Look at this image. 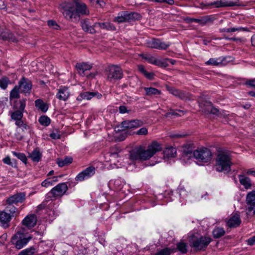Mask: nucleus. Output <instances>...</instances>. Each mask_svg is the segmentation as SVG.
Wrapping results in <instances>:
<instances>
[{"mask_svg": "<svg viewBox=\"0 0 255 255\" xmlns=\"http://www.w3.org/2000/svg\"><path fill=\"white\" fill-rule=\"evenodd\" d=\"M38 122L42 126L47 127L50 124L51 120L47 116H42L39 118Z\"/></svg>", "mask_w": 255, "mask_h": 255, "instance_id": "nucleus-40", "label": "nucleus"}, {"mask_svg": "<svg viewBox=\"0 0 255 255\" xmlns=\"http://www.w3.org/2000/svg\"><path fill=\"white\" fill-rule=\"evenodd\" d=\"M58 176H53L52 177L47 178L44 180L42 183L41 185L43 187H48L53 185L55 182L58 181Z\"/></svg>", "mask_w": 255, "mask_h": 255, "instance_id": "nucleus-33", "label": "nucleus"}, {"mask_svg": "<svg viewBox=\"0 0 255 255\" xmlns=\"http://www.w3.org/2000/svg\"><path fill=\"white\" fill-rule=\"evenodd\" d=\"M225 233V230L222 228H215L213 231V235L216 238H219L223 236Z\"/></svg>", "mask_w": 255, "mask_h": 255, "instance_id": "nucleus-38", "label": "nucleus"}, {"mask_svg": "<svg viewBox=\"0 0 255 255\" xmlns=\"http://www.w3.org/2000/svg\"><path fill=\"white\" fill-rule=\"evenodd\" d=\"M31 238L32 237L28 234L17 232L12 238L11 242L17 249L20 250L25 246Z\"/></svg>", "mask_w": 255, "mask_h": 255, "instance_id": "nucleus-4", "label": "nucleus"}, {"mask_svg": "<svg viewBox=\"0 0 255 255\" xmlns=\"http://www.w3.org/2000/svg\"><path fill=\"white\" fill-rule=\"evenodd\" d=\"M148 133L147 129L145 128H141L136 131V134L139 135H145Z\"/></svg>", "mask_w": 255, "mask_h": 255, "instance_id": "nucleus-46", "label": "nucleus"}, {"mask_svg": "<svg viewBox=\"0 0 255 255\" xmlns=\"http://www.w3.org/2000/svg\"><path fill=\"white\" fill-rule=\"evenodd\" d=\"M2 161L4 163H5V164H6L7 165H11L12 166V163L11 162V159H10V157L9 156H7L5 158H4L2 159Z\"/></svg>", "mask_w": 255, "mask_h": 255, "instance_id": "nucleus-52", "label": "nucleus"}, {"mask_svg": "<svg viewBox=\"0 0 255 255\" xmlns=\"http://www.w3.org/2000/svg\"><path fill=\"white\" fill-rule=\"evenodd\" d=\"M146 44L147 46L150 48L158 49H166L169 46V44H166L159 39H156L148 40Z\"/></svg>", "mask_w": 255, "mask_h": 255, "instance_id": "nucleus-15", "label": "nucleus"}, {"mask_svg": "<svg viewBox=\"0 0 255 255\" xmlns=\"http://www.w3.org/2000/svg\"><path fill=\"white\" fill-rule=\"evenodd\" d=\"M82 29L90 33H94L96 31L94 28L90 25L89 22L87 20H83L81 22Z\"/></svg>", "mask_w": 255, "mask_h": 255, "instance_id": "nucleus-32", "label": "nucleus"}, {"mask_svg": "<svg viewBox=\"0 0 255 255\" xmlns=\"http://www.w3.org/2000/svg\"><path fill=\"white\" fill-rule=\"evenodd\" d=\"M164 157H174L176 155V149L172 146L167 147L163 151Z\"/></svg>", "mask_w": 255, "mask_h": 255, "instance_id": "nucleus-29", "label": "nucleus"}, {"mask_svg": "<svg viewBox=\"0 0 255 255\" xmlns=\"http://www.w3.org/2000/svg\"><path fill=\"white\" fill-rule=\"evenodd\" d=\"M143 125V122L141 120H127L121 123V127L125 129H132L139 128Z\"/></svg>", "mask_w": 255, "mask_h": 255, "instance_id": "nucleus-14", "label": "nucleus"}, {"mask_svg": "<svg viewBox=\"0 0 255 255\" xmlns=\"http://www.w3.org/2000/svg\"><path fill=\"white\" fill-rule=\"evenodd\" d=\"M231 165V157L229 151H223L218 153L215 165L217 171H229Z\"/></svg>", "mask_w": 255, "mask_h": 255, "instance_id": "nucleus-3", "label": "nucleus"}, {"mask_svg": "<svg viewBox=\"0 0 255 255\" xmlns=\"http://www.w3.org/2000/svg\"><path fill=\"white\" fill-rule=\"evenodd\" d=\"M12 205L13 204H7L4 210L7 212L8 214H10L11 217H13L17 211V208Z\"/></svg>", "mask_w": 255, "mask_h": 255, "instance_id": "nucleus-37", "label": "nucleus"}, {"mask_svg": "<svg viewBox=\"0 0 255 255\" xmlns=\"http://www.w3.org/2000/svg\"><path fill=\"white\" fill-rule=\"evenodd\" d=\"M36 108L43 113H45L48 109V105L41 99H37L35 101Z\"/></svg>", "mask_w": 255, "mask_h": 255, "instance_id": "nucleus-27", "label": "nucleus"}, {"mask_svg": "<svg viewBox=\"0 0 255 255\" xmlns=\"http://www.w3.org/2000/svg\"><path fill=\"white\" fill-rule=\"evenodd\" d=\"M142 57L147 60L149 63L157 66H164L167 65L165 62H162L161 60L156 59L154 57L150 55H142Z\"/></svg>", "mask_w": 255, "mask_h": 255, "instance_id": "nucleus-23", "label": "nucleus"}, {"mask_svg": "<svg viewBox=\"0 0 255 255\" xmlns=\"http://www.w3.org/2000/svg\"><path fill=\"white\" fill-rule=\"evenodd\" d=\"M20 92L23 93L25 96L29 95L31 92L32 84L28 79L22 77L18 82L17 85Z\"/></svg>", "mask_w": 255, "mask_h": 255, "instance_id": "nucleus-9", "label": "nucleus"}, {"mask_svg": "<svg viewBox=\"0 0 255 255\" xmlns=\"http://www.w3.org/2000/svg\"><path fill=\"white\" fill-rule=\"evenodd\" d=\"M60 8L64 17L69 20H77L81 15L89 14L86 5L84 3H80L79 0L62 2L60 5Z\"/></svg>", "mask_w": 255, "mask_h": 255, "instance_id": "nucleus-1", "label": "nucleus"}, {"mask_svg": "<svg viewBox=\"0 0 255 255\" xmlns=\"http://www.w3.org/2000/svg\"><path fill=\"white\" fill-rule=\"evenodd\" d=\"M143 89L145 91V95L146 96H156L161 94L160 91L155 88L144 87Z\"/></svg>", "mask_w": 255, "mask_h": 255, "instance_id": "nucleus-31", "label": "nucleus"}, {"mask_svg": "<svg viewBox=\"0 0 255 255\" xmlns=\"http://www.w3.org/2000/svg\"><path fill=\"white\" fill-rule=\"evenodd\" d=\"M31 250L26 249L20 252L18 255H30Z\"/></svg>", "mask_w": 255, "mask_h": 255, "instance_id": "nucleus-54", "label": "nucleus"}, {"mask_svg": "<svg viewBox=\"0 0 255 255\" xmlns=\"http://www.w3.org/2000/svg\"><path fill=\"white\" fill-rule=\"evenodd\" d=\"M241 30H245V28H242V27H239V28H231V30L232 31V32H235V31H240Z\"/></svg>", "mask_w": 255, "mask_h": 255, "instance_id": "nucleus-64", "label": "nucleus"}, {"mask_svg": "<svg viewBox=\"0 0 255 255\" xmlns=\"http://www.w3.org/2000/svg\"><path fill=\"white\" fill-rule=\"evenodd\" d=\"M193 157L199 161L208 163L212 159V154L210 150L207 148H197L193 152Z\"/></svg>", "mask_w": 255, "mask_h": 255, "instance_id": "nucleus-5", "label": "nucleus"}, {"mask_svg": "<svg viewBox=\"0 0 255 255\" xmlns=\"http://www.w3.org/2000/svg\"><path fill=\"white\" fill-rule=\"evenodd\" d=\"M48 25L50 27H51L54 29L57 30L59 28V26L54 20H49L48 21Z\"/></svg>", "mask_w": 255, "mask_h": 255, "instance_id": "nucleus-47", "label": "nucleus"}, {"mask_svg": "<svg viewBox=\"0 0 255 255\" xmlns=\"http://www.w3.org/2000/svg\"><path fill=\"white\" fill-rule=\"evenodd\" d=\"M110 156L112 158L110 159V160H112L113 159H115L119 157V153L118 152H111Z\"/></svg>", "mask_w": 255, "mask_h": 255, "instance_id": "nucleus-61", "label": "nucleus"}, {"mask_svg": "<svg viewBox=\"0 0 255 255\" xmlns=\"http://www.w3.org/2000/svg\"><path fill=\"white\" fill-rule=\"evenodd\" d=\"M76 67L80 75L88 76V71L92 68V66L87 63H80L76 65Z\"/></svg>", "mask_w": 255, "mask_h": 255, "instance_id": "nucleus-18", "label": "nucleus"}, {"mask_svg": "<svg viewBox=\"0 0 255 255\" xmlns=\"http://www.w3.org/2000/svg\"><path fill=\"white\" fill-rule=\"evenodd\" d=\"M168 90L170 93L182 100H185L188 98L187 94L182 91L171 87L169 88Z\"/></svg>", "mask_w": 255, "mask_h": 255, "instance_id": "nucleus-26", "label": "nucleus"}, {"mask_svg": "<svg viewBox=\"0 0 255 255\" xmlns=\"http://www.w3.org/2000/svg\"><path fill=\"white\" fill-rule=\"evenodd\" d=\"M247 242L248 244L250 246L254 245L255 244V236H254L248 239Z\"/></svg>", "mask_w": 255, "mask_h": 255, "instance_id": "nucleus-58", "label": "nucleus"}, {"mask_svg": "<svg viewBox=\"0 0 255 255\" xmlns=\"http://www.w3.org/2000/svg\"><path fill=\"white\" fill-rule=\"evenodd\" d=\"M95 173V168L94 166H90L80 172L76 177L75 179L77 181H83L87 180L93 176Z\"/></svg>", "mask_w": 255, "mask_h": 255, "instance_id": "nucleus-10", "label": "nucleus"}, {"mask_svg": "<svg viewBox=\"0 0 255 255\" xmlns=\"http://www.w3.org/2000/svg\"><path fill=\"white\" fill-rule=\"evenodd\" d=\"M91 3L96 6H103L105 3L103 0H89Z\"/></svg>", "mask_w": 255, "mask_h": 255, "instance_id": "nucleus-45", "label": "nucleus"}, {"mask_svg": "<svg viewBox=\"0 0 255 255\" xmlns=\"http://www.w3.org/2000/svg\"><path fill=\"white\" fill-rule=\"evenodd\" d=\"M246 83L251 87H255V79L249 80Z\"/></svg>", "mask_w": 255, "mask_h": 255, "instance_id": "nucleus-57", "label": "nucleus"}, {"mask_svg": "<svg viewBox=\"0 0 255 255\" xmlns=\"http://www.w3.org/2000/svg\"><path fill=\"white\" fill-rule=\"evenodd\" d=\"M162 146L156 141L149 144L147 148L139 146L132 150L129 153L130 159L132 161L139 159L146 160L152 157L157 152L161 150Z\"/></svg>", "mask_w": 255, "mask_h": 255, "instance_id": "nucleus-2", "label": "nucleus"}, {"mask_svg": "<svg viewBox=\"0 0 255 255\" xmlns=\"http://www.w3.org/2000/svg\"><path fill=\"white\" fill-rule=\"evenodd\" d=\"M4 37L8 38V40L11 42H16L18 40L17 37L13 34L11 33L9 37H6L4 36Z\"/></svg>", "mask_w": 255, "mask_h": 255, "instance_id": "nucleus-50", "label": "nucleus"}, {"mask_svg": "<svg viewBox=\"0 0 255 255\" xmlns=\"http://www.w3.org/2000/svg\"><path fill=\"white\" fill-rule=\"evenodd\" d=\"M246 213L248 216L255 215V191L249 192L246 196Z\"/></svg>", "mask_w": 255, "mask_h": 255, "instance_id": "nucleus-7", "label": "nucleus"}, {"mask_svg": "<svg viewBox=\"0 0 255 255\" xmlns=\"http://www.w3.org/2000/svg\"><path fill=\"white\" fill-rule=\"evenodd\" d=\"M26 197V194L24 192H19L14 194L6 200L7 204H16L19 203H22Z\"/></svg>", "mask_w": 255, "mask_h": 255, "instance_id": "nucleus-12", "label": "nucleus"}, {"mask_svg": "<svg viewBox=\"0 0 255 255\" xmlns=\"http://www.w3.org/2000/svg\"><path fill=\"white\" fill-rule=\"evenodd\" d=\"M26 99H23L15 101L13 106V109L24 112L26 106Z\"/></svg>", "mask_w": 255, "mask_h": 255, "instance_id": "nucleus-28", "label": "nucleus"}, {"mask_svg": "<svg viewBox=\"0 0 255 255\" xmlns=\"http://www.w3.org/2000/svg\"><path fill=\"white\" fill-rule=\"evenodd\" d=\"M119 111L121 114H125L128 112L127 108L124 106H121L119 107Z\"/></svg>", "mask_w": 255, "mask_h": 255, "instance_id": "nucleus-59", "label": "nucleus"}, {"mask_svg": "<svg viewBox=\"0 0 255 255\" xmlns=\"http://www.w3.org/2000/svg\"><path fill=\"white\" fill-rule=\"evenodd\" d=\"M15 121V125L19 128H20L24 123L22 119L16 120Z\"/></svg>", "mask_w": 255, "mask_h": 255, "instance_id": "nucleus-60", "label": "nucleus"}, {"mask_svg": "<svg viewBox=\"0 0 255 255\" xmlns=\"http://www.w3.org/2000/svg\"><path fill=\"white\" fill-rule=\"evenodd\" d=\"M94 97H96L98 99H100L102 97V95L98 92H86L82 93L80 96L77 97V99L78 100H81L82 99L90 100Z\"/></svg>", "mask_w": 255, "mask_h": 255, "instance_id": "nucleus-22", "label": "nucleus"}, {"mask_svg": "<svg viewBox=\"0 0 255 255\" xmlns=\"http://www.w3.org/2000/svg\"><path fill=\"white\" fill-rule=\"evenodd\" d=\"M23 112L15 110L14 111H10L9 114L10 116V118L14 121L22 119L23 117Z\"/></svg>", "mask_w": 255, "mask_h": 255, "instance_id": "nucleus-34", "label": "nucleus"}, {"mask_svg": "<svg viewBox=\"0 0 255 255\" xmlns=\"http://www.w3.org/2000/svg\"><path fill=\"white\" fill-rule=\"evenodd\" d=\"M12 153L14 156L20 159L24 164H27V159L25 154L20 152H17L16 151H12Z\"/></svg>", "mask_w": 255, "mask_h": 255, "instance_id": "nucleus-39", "label": "nucleus"}, {"mask_svg": "<svg viewBox=\"0 0 255 255\" xmlns=\"http://www.w3.org/2000/svg\"><path fill=\"white\" fill-rule=\"evenodd\" d=\"M28 157L33 162H38L41 159L42 153L38 148H36L31 153L28 154Z\"/></svg>", "mask_w": 255, "mask_h": 255, "instance_id": "nucleus-25", "label": "nucleus"}, {"mask_svg": "<svg viewBox=\"0 0 255 255\" xmlns=\"http://www.w3.org/2000/svg\"><path fill=\"white\" fill-rule=\"evenodd\" d=\"M19 89L18 86H15L13 89L10 91L9 95V99L10 100L13 99H17L19 98Z\"/></svg>", "mask_w": 255, "mask_h": 255, "instance_id": "nucleus-36", "label": "nucleus"}, {"mask_svg": "<svg viewBox=\"0 0 255 255\" xmlns=\"http://www.w3.org/2000/svg\"><path fill=\"white\" fill-rule=\"evenodd\" d=\"M134 13H128L127 11H122L118 13L114 21L118 23L128 21L133 18Z\"/></svg>", "mask_w": 255, "mask_h": 255, "instance_id": "nucleus-17", "label": "nucleus"}, {"mask_svg": "<svg viewBox=\"0 0 255 255\" xmlns=\"http://www.w3.org/2000/svg\"><path fill=\"white\" fill-rule=\"evenodd\" d=\"M161 61L165 62L166 63H167V65L165 66H167L169 64V63L174 65L176 62L175 60H174L173 59H164V60H162Z\"/></svg>", "mask_w": 255, "mask_h": 255, "instance_id": "nucleus-56", "label": "nucleus"}, {"mask_svg": "<svg viewBox=\"0 0 255 255\" xmlns=\"http://www.w3.org/2000/svg\"><path fill=\"white\" fill-rule=\"evenodd\" d=\"M138 70L142 74H144V73L146 72L145 69H144V67L141 65H139L137 66Z\"/></svg>", "mask_w": 255, "mask_h": 255, "instance_id": "nucleus-62", "label": "nucleus"}, {"mask_svg": "<svg viewBox=\"0 0 255 255\" xmlns=\"http://www.w3.org/2000/svg\"><path fill=\"white\" fill-rule=\"evenodd\" d=\"M172 250L169 248L164 249L159 251L156 255H170Z\"/></svg>", "mask_w": 255, "mask_h": 255, "instance_id": "nucleus-44", "label": "nucleus"}, {"mask_svg": "<svg viewBox=\"0 0 255 255\" xmlns=\"http://www.w3.org/2000/svg\"><path fill=\"white\" fill-rule=\"evenodd\" d=\"M145 77L149 80H151L153 78L154 74L152 72H146L143 74Z\"/></svg>", "mask_w": 255, "mask_h": 255, "instance_id": "nucleus-53", "label": "nucleus"}, {"mask_svg": "<svg viewBox=\"0 0 255 255\" xmlns=\"http://www.w3.org/2000/svg\"><path fill=\"white\" fill-rule=\"evenodd\" d=\"M70 96V92L66 87H60L56 94V97L60 100L65 101Z\"/></svg>", "mask_w": 255, "mask_h": 255, "instance_id": "nucleus-21", "label": "nucleus"}, {"mask_svg": "<svg viewBox=\"0 0 255 255\" xmlns=\"http://www.w3.org/2000/svg\"><path fill=\"white\" fill-rule=\"evenodd\" d=\"M213 5H215L217 7L225 6L226 5L224 2L221 1H216L211 4Z\"/></svg>", "mask_w": 255, "mask_h": 255, "instance_id": "nucleus-51", "label": "nucleus"}, {"mask_svg": "<svg viewBox=\"0 0 255 255\" xmlns=\"http://www.w3.org/2000/svg\"><path fill=\"white\" fill-rule=\"evenodd\" d=\"M10 34V32H9V31L8 30H5L3 32L0 31V36L3 40H8V38H5L4 36H5L6 37H9Z\"/></svg>", "mask_w": 255, "mask_h": 255, "instance_id": "nucleus-48", "label": "nucleus"}, {"mask_svg": "<svg viewBox=\"0 0 255 255\" xmlns=\"http://www.w3.org/2000/svg\"><path fill=\"white\" fill-rule=\"evenodd\" d=\"M199 106L202 111L206 114H218L219 110L213 107L211 102L205 101L204 103L199 102Z\"/></svg>", "mask_w": 255, "mask_h": 255, "instance_id": "nucleus-13", "label": "nucleus"}, {"mask_svg": "<svg viewBox=\"0 0 255 255\" xmlns=\"http://www.w3.org/2000/svg\"><path fill=\"white\" fill-rule=\"evenodd\" d=\"M50 137L52 139H59L60 138V135L58 133L52 132L50 134Z\"/></svg>", "mask_w": 255, "mask_h": 255, "instance_id": "nucleus-55", "label": "nucleus"}, {"mask_svg": "<svg viewBox=\"0 0 255 255\" xmlns=\"http://www.w3.org/2000/svg\"><path fill=\"white\" fill-rule=\"evenodd\" d=\"M240 184L246 189H250L252 187V183L251 179L243 173L238 175Z\"/></svg>", "mask_w": 255, "mask_h": 255, "instance_id": "nucleus-19", "label": "nucleus"}, {"mask_svg": "<svg viewBox=\"0 0 255 255\" xmlns=\"http://www.w3.org/2000/svg\"><path fill=\"white\" fill-rule=\"evenodd\" d=\"M241 223L240 216L238 213L233 215L227 222V225L229 228H234L239 226Z\"/></svg>", "mask_w": 255, "mask_h": 255, "instance_id": "nucleus-20", "label": "nucleus"}, {"mask_svg": "<svg viewBox=\"0 0 255 255\" xmlns=\"http://www.w3.org/2000/svg\"><path fill=\"white\" fill-rule=\"evenodd\" d=\"M12 217L5 211L0 212V222L3 226L8 227V223L10 221Z\"/></svg>", "mask_w": 255, "mask_h": 255, "instance_id": "nucleus-24", "label": "nucleus"}, {"mask_svg": "<svg viewBox=\"0 0 255 255\" xmlns=\"http://www.w3.org/2000/svg\"><path fill=\"white\" fill-rule=\"evenodd\" d=\"M10 83V80L7 77H3L0 79V87L3 90H5Z\"/></svg>", "mask_w": 255, "mask_h": 255, "instance_id": "nucleus-41", "label": "nucleus"}, {"mask_svg": "<svg viewBox=\"0 0 255 255\" xmlns=\"http://www.w3.org/2000/svg\"><path fill=\"white\" fill-rule=\"evenodd\" d=\"M223 64V59L222 58H210L208 61L206 62V64L213 66H220Z\"/></svg>", "mask_w": 255, "mask_h": 255, "instance_id": "nucleus-35", "label": "nucleus"}, {"mask_svg": "<svg viewBox=\"0 0 255 255\" xmlns=\"http://www.w3.org/2000/svg\"><path fill=\"white\" fill-rule=\"evenodd\" d=\"M23 131H24L28 129V126L27 124L23 123L22 126L20 128Z\"/></svg>", "mask_w": 255, "mask_h": 255, "instance_id": "nucleus-63", "label": "nucleus"}, {"mask_svg": "<svg viewBox=\"0 0 255 255\" xmlns=\"http://www.w3.org/2000/svg\"><path fill=\"white\" fill-rule=\"evenodd\" d=\"M244 173H245L247 175H251L255 177V170H254L253 169H249L245 170L243 171Z\"/></svg>", "mask_w": 255, "mask_h": 255, "instance_id": "nucleus-49", "label": "nucleus"}, {"mask_svg": "<svg viewBox=\"0 0 255 255\" xmlns=\"http://www.w3.org/2000/svg\"><path fill=\"white\" fill-rule=\"evenodd\" d=\"M68 190V186L66 183H60L53 187L50 193L54 197H61Z\"/></svg>", "mask_w": 255, "mask_h": 255, "instance_id": "nucleus-11", "label": "nucleus"}, {"mask_svg": "<svg viewBox=\"0 0 255 255\" xmlns=\"http://www.w3.org/2000/svg\"><path fill=\"white\" fill-rule=\"evenodd\" d=\"M94 26L97 28H100V29H107V30H115V26L109 22L95 23L94 25Z\"/></svg>", "mask_w": 255, "mask_h": 255, "instance_id": "nucleus-30", "label": "nucleus"}, {"mask_svg": "<svg viewBox=\"0 0 255 255\" xmlns=\"http://www.w3.org/2000/svg\"><path fill=\"white\" fill-rule=\"evenodd\" d=\"M107 79L110 82L121 79L123 76L121 68L116 65L110 66L107 70Z\"/></svg>", "mask_w": 255, "mask_h": 255, "instance_id": "nucleus-6", "label": "nucleus"}, {"mask_svg": "<svg viewBox=\"0 0 255 255\" xmlns=\"http://www.w3.org/2000/svg\"><path fill=\"white\" fill-rule=\"evenodd\" d=\"M211 239L208 237H201L200 238L194 239L193 238L190 242L192 246L197 250H201L206 248L211 242Z\"/></svg>", "mask_w": 255, "mask_h": 255, "instance_id": "nucleus-8", "label": "nucleus"}, {"mask_svg": "<svg viewBox=\"0 0 255 255\" xmlns=\"http://www.w3.org/2000/svg\"><path fill=\"white\" fill-rule=\"evenodd\" d=\"M37 222V217L34 214L27 215L22 221V225L28 229L34 227Z\"/></svg>", "mask_w": 255, "mask_h": 255, "instance_id": "nucleus-16", "label": "nucleus"}, {"mask_svg": "<svg viewBox=\"0 0 255 255\" xmlns=\"http://www.w3.org/2000/svg\"><path fill=\"white\" fill-rule=\"evenodd\" d=\"M177 249L182 253H186L187 252V245L185 243L180 242L177 244Z\"/></svg>", "mask_w": 255, "mask_h": 255, "instance_id": "nucleus-43", "label": "nucleus"}, {"mask_svg": "<svg viewBox=\"0 0 255 255\" xmlns=\"http://www.w3.org/2000/svg\"><path fill=\"white\" fill-rule=\"evenodd\" d=\"M72 162V158L70 157H67L63 160H58L57 163L59 167H63L65 165H68Z\"/></svg>", "mask_w": 255, "mask_h": 255, "instance_id": "nucleus-42", "label": "nucleus"}]
</instances>
